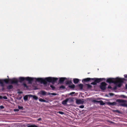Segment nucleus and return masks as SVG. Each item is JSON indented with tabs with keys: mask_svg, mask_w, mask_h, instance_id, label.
<instances>
[{
	"mask_svg": "<svg viewBox=\"0 0 127 127\" xmlns=\"http://www.w3.org/2000/svg\"><path fill=\"white\" fill-rule=\"evenodd\" d=\"M92 102L94 103L95 102L99 103L101 105H103L105 104V103L103 102V101L102 100L100 101H97L95 100H93L92 101Z\"/></svg>",
	"mask_w": 127,
	"mask_h": 127,
	"instance_id": "1a4fd4ad",
	"label": "nucleus"
},
{
	"mask_svg": "<svg viewBox=\"0 0 127 127\" xmlns=\"http://www.w3.org/2000/svg\"><path fill=\"white\" fill-rule=\"evenodd\" d=\"M79 79H74L73 80V82L75 84L79 82Z\"/></svg>",
	"mask_w": 127,
	"mask_h": 127,
	"instance_id": "a211bd4d",
	"label": "nucleus"
},
{
	"mask_svg": "<svg viewBox=\"0 0 127 127\" xmlns=\"http://www.w3.org/2000/svg\"><path fill=\"white\" fill-rule=\"evenodd\" d=\"M29 96L31 97H32L35 100H37L38 99V97L37 96H35V95H29Z\"/></svg>",
	"mask_w": 127,
	"mask_h": 127,
	"instance_id": "2eb2a0df",
	"label": "nucleus"
},
{
	"mask_svg": "<svg viewBox=\"0 0 127 127\" xmlns=\"http://www.w3.org/2000/svg\"><path fill=\"white\" fill-rule=\"evenodd\" d=\"M24 99L25 101L27 100L28 99V96L27 95H26L24 96L23 98Z\"/></svg>",
	"mask_w": 127,
	"mask_h": 127,
	"instance_id": "393cba45",
	"label": "nucleus"
},
{
	"mask_svg": "<svg viewBox=\"0 0 127 127\" xmlns=\"http://www.w3.org/2000/svg\"><path fill=\"white\" fill-rule=\"evenodd\" d=\"M66 79L65 78L62 77L60 78L59 81V83H63Z\"/></svg>",
	"mask_w": 127,
	"mask_h": 127,
	"instance_id": "ddd939ff",
	"label": "nucleus"
},
{
	"mask_svg": "<svg viewBox=\"0 0 127 127\" xmlns=\"http://www.w3.org/2000/svg\"><path fill=\"white\" fill-rule=\"evenodd\" d=\"M39 101L41 102H46V100L43 99L41 98H40L39 99Z\"/></svg>",
	"mask_w": 127,
	"mask_h": 127,
	"instance_id": "5701e85b",
	"label": "nucleus"
},
{
	"mask_svg": "<svg viewBox=\"0 0 127 127\" xmlns=\"http://www.w3.org/2000/svg\"><path fill=\"white\" fill-rule=\"evenodd\" d=\"M108 88L111 89L112 88V87L110 85H109L108 87Z\"/></svg>",
	"mask_w": 127,
	"mask_h": 127,
	"instance_id": "e433bc0d",
	"label": "nucleus"
},
{
	"mask_svg": "<svg viewBox=\"0 0 127 127\" xmlns=\"http://www.w3.org/2000/svg\"><path fill=\"white\" fill-rule=\"evenodd\" d=\"M105 78H92V80L94 81V82L91 83V84L94 85H96L97 83H98L103 80H105Z\"/></svg>",
	"mask_w": 127,
	"mask_h": 127,
	"instance_id": "7ed1b4c3",
	"label": "nucleus"
},
{
	"mask_svg": "<svg viewBox=\"0 0 127 127\" xmlns=\"http://www.w3.org/2000/svg\"><path fill=\"white\" fill-rule=\"evenodd\" d=\"M27 127H39L34 125H30L28 126Z\"/></svg>",
	"mask_w": 127,
	"mask_h": 127,
	"instance_id": "b1692460",
	"label": "nucleus"
},
{
	"mask_svg": "<svg viewBox=\"0 0 127 127\" xmlns=\"http://www.w3.org/2000/svg\"><path fill=\"white\" fill-rule=\"evenodd\" d=\"M51 95H56L57 94L55 93H51Z\"/></svg>",
	"mask_w": 127,
	"mask_h": 127,
	"instance_id": "72a5a7b5",
	"label": "nucleus"
},
{
	"mask_svg": "<svg viewBox=\"0 0 127 127\" xmlns=\"http://www.w3.org/2000/svg\"><path fill=\"white\" fill-rule=\"evenodd\" d=\"M107 84L105 82H103L101 83L99 87L101 90H104L106 89V86Z\"/></svg>",
	"mask_w": 127,
	"mask_h": 127,
	"instance_id": "39448f33",
	"label": "nucleus"
},
{
	"mask_svg": "<svg viewBox=\"0 0 127 127\" xmlns=\"http://www.w3.org/2000/svg\"><path fill=\"white\" fill-rule=\"evenodd\" d=\"M115 112L118 113H120V111L118 110H117L115 111Z\"/></svg>",
	"mask_w": 127,
	"mask_h": 127,
	"instance_id": "a19ab883",
	"label": "nucleus"
},
{
	"mask_svg": "<svg viewBox=\"0 0 127 127\" xmlns=\"http://www.w3.org/2000/svg\"><path fill=\"white\" fill-rule=\"evenodd\" d=\"M116 86H115L113 88V89L114 90H116L117 89V87H118L117 86V85L116 84H115Z\"/></svg>",
	"mask_w": 127,
	"mask_h": 127,
	"instance_id": "7c9ffc66",
	"label": "nucleus"
},
{
	"mask_svg": "<svg viewBox=\"0 0 127 127\" xmlns=\"http://www.w3.org/2000/svg\"><path fill=\"white\" fill-rule=\"evenodd\" d=\"M36 81L41 83H43L44 85L47 84V82L54 83L58 80V78L51 77L46 78L44 79L42 78H35Z\"/></svg>",
	"mask_w": 127,
	"mask_h": 127,
	"instance_id": "f257e3e1",
	"label": "nucleus"
},
{
	"mask_svg": "<svg viewBox=\"0 0 127 127\" xmlns=\"http://www.w3.org/2000/svg\"><path fill=\"white\" fill-rule=\"evenodd\" d=\"M124 76L125 78H127V75H125Z\"/></svg>",
	"mask_w": 127,
	"mask_h": 127,
	"instance_id": "58836bf2",
	"label": "nucleus"
},
{
	"mask_svg": "<svg viewBox=\"0 0 127 127\" xmlns=\"http://www.w3.org/2000/svg\"><path fill=\"white\" fill-rule=\"evenodd\" d=\"M51 94V93H47V95H50Z\"/></svg>",
	"mask_w": 127,
	"mask_h": 127,
	"instance_id": "de8ad7c7",
	"label": "nucleus"
},
{
	"mask_svg": "<svg viewBox=\"0 0 127 127\" xmlns=\"http://www.w3.org/2000/svg\"><path fill=\"white\" fill-rule=\"evenodd\" d=\"M18 93H19V94H21L23 93L22 92H18Z\"/></svg>",
	"mask_w": 127,
	"mask_h": 127,
	"instance_id": "c03bdc74",
	"label": "nucleus"
},
{
	"mask_svg": "<svg viewBox=\"0 0 127 127\" xmlns=\"http://www.w3.org/2000/svg\"><path fill=\"white\" fill-rule=\"evenodd\" d=\"M75 93V92H73L72 93H70V95H72L73 94H74Z\"/></svg>",
	"mask_w": 127,
	"mask_h": 127,
	"instance_id": "ea45409f",
	"label": "nucleus"
},
{
	"mask_svg": "<svg viewBox=\"0 0 127 127\" xmlns=\"http://www.w3.org/2000/svg\"><path fill=\"white\" fill-rule=\"evenodd\" d=\"M109 94L111 96L113 95H114V94L112 93H110Z\"/></svg>",
	"mask_w": 127,
	"mask_h": 127,
	"instance_id": "37998d69",
	"label": "nucleus"
},
{
	"mask_svg": "<svg viewBox=\"0 0 127 127\" xmlns=\"http://www.w3.org/2000/svg\"><path fill=\"white\" fill-rule=\"evenodd\" d=\"M19 109H14V111H15L17 112V111H19Z\"/></svg>",
	"mask_w": 127,
	"mask_h": 127,
	"instance_id": "f704fd0d",
	"label": "nucleus"
},
{
	"mask_svg": "<svg viewBox=\"0 0 127 127\" xmlns=\"http://www.w3.org/2000/svg\"><path fill=\"white\" fill-rule=\"evenodd\" d=\"M92 78H86L83 79L82 80V82L84 83L85 82H89L90 80H92Z\"/></svg>",
	"mask_w": 127,
	"mask_h": 127,
	"instance_id": "9d476101",
	"label": "nucleus"
},
{
	"mask_svg": "<svg viewBox=\"0 0 127 127\" xmlns=\"http://www.w3.org/2000/svg\"><path fill=\"white\" fill-rule=\"evenodd\" d=\"M47 93L45 91H42L41 92V94L43 95H45Z\"/></svg>",
	"mask_w": 127,
	"mask_h": 127,
	"instance_id": "6ab92c4d",
	"label": "nucleus"
},
{
	"mask_svg": "<svg viewBox=\"0 0 127 127\" xmlns=\"http://www.w3.org/2000/svg\"><path fill=\"white\" fill-rule=\"evenodd\" d=\"M72 83V82L70 80H67L66 81V84L67 85L70 84Z\"/></svg>",
	"mask_w": 127,
	"mask_h": 127,
	"instance_id": "4be33fe9",
	"label": "nucleus"
},
{
	"mask_svg": "<svg viewBox=\"0 0 127 127\" xmlns=\"http://www.w3.org/2000/svg\"><path fill=\"white\" fill-rule=\"evenodd\" d=\"M69 100V98H67L66 99L63 101L62 102V103L63 105H66V104L67 102Z\"/></svg>",
	"mask_w": 127,
	"mask_h": 127,
	"instance_id": "4468645a",
	"label": "nucleus"
},
{
	"mask_svg": "<svg viewBox=\"0 0 127 127\" xmlns=\"http://www.w3.org/2000/svg\"><path fill=\"white\" fill-rule=\"evenodd\" d=\"M13 87L12 85H9L7 86V88L8 89H10L13 88Z\"/></svg>",
	"mask_w": 127,
	"mask_h": 127,
	"instance_id": "412c9836",
	"label": "nucleus"
},
{
	"mask_svg": "<svg viewBox=\"0 0 127 127\" xmlns=\"http://www.w3.org/2000/svg\"><path fill=\"white\" fill-rule=\"evenodd\" d=\"M126 105H127V106H126V107H127V103H126Z\"/></svg>",
	"mask_w": 127,
	"mask_h": 127,
	"instance_id": "09e8293b",
	"label": "nucleus"
},
{
	"mask_svg": "<svg viewBox=\"0 0 127 127\" xmlns=\"http://www.w3.org/2000/svg\"><path fill=\"white\" fill-rule=\"evenodd\" d=\"M10 82L12 84H17L18 81L17 79L16 78H13L12 79H10L9 80Z\"/></svg>",
	"mask_w": 127,
	"mask_h": 127,
	"instance_id": "423d86ee",
	"label": "nucleus"
},
{
	"mask_svg": "<svg viewBox=\"0 0 127 127\" xmlns=\"http://www.w3.org/2000/svg\"><path fill=\"white\" fill-rule=\"evenodd\" d=\"M108 104L109 105H116L117 104V103L116 102H109L108 103Z\"/></svg>",
	"mask_w": 127,
	"mask_h": 127,
	"instance_id": "dca6fc26",
	"label": "nucleus"
},
{
	"mask_svg": "<svg viewBox=\"0 0 127 127\" xmlns=\"http://www.w3.org/2000/svg\"><path fill=\"white\" fill-rule=\"evenodd\" d=\"M116 102L118 103L119 105H117L118 106L119 105L124 107L127 106L126 105L127 101L126 100L118 99L116 100Z\"/></svg>",
	"mask_w": 127,
	"mask_h": 127,
	"instance_id": "20e7f679",
	"label": "nucleus"
},
{
	"mask_svg": "<svg viewBox=\"0 0 127 127\" xmlns=\"http://www.w3.org/2000/svg\"><path fill=\"white\" fill-rule=\"evenodd\" d=\"M113 122H112L111 121V123H112Z\"/></svg>",
	"mask_w": 127,
	"mask_h": 127,
	"instance_id": "3c124183",
	"label": "nucleus"
},
{
	"mask_svg": "<svg viewBox=\"0 0 127 127\" xmlns=\"http://www.w3.org/2000/svg\"><path fill=\"white\" fill-rule=\"evenodd\" d=\"M26 80L28 81V82L30 84H31L34 78L29 77H26Z\"/></svg>",
	"mask_w": 127,
	"mask_h": 127,
	"instance_id": "6e6552de",
	"label": "nucleus"
},
{
	"mask_svg": "<svg viewBox=\"0 0 127 127\" xmlns=\"http://www.w3.org/2000/svg\"><path fill=\"white\" fill-rule=\"evenodd\" d=\"M23 84V86H24V87H26L27 88L28 87L27 86V85L25 83H24Z\"/></svg>",
	"mask_w": 127,
	"mask_h": 127,
	"instance_id": "c85d7f7f",
	"label": "nucleus"
},
{
	"mask_svg": "<svg viewBox=\"0 0 127 127\" xmlns=\"http://www.w3.org/2000/svg\"><path fill=\"white\" fill-rule=\"evenodd\" d=\"M58 113L61 114H64V113L62 111H59Z\"/></svg>",
	"mask_w": 127,
	"mask_h": 127,
	"instance_id": "473e14b6",
	"label": "nucleus"
},
{
	"mask_svg": "<svg viewBox=\"0 0 127 127\" xmlns=\"http://www.w3.org/2000/svg\"><path fill=\"white\" fill-rule=\"evenodd\" d=\"M41 118H39L37 119V120L38 121H41Z\"/></svg>",
	"mask_w": 127,
	"mask_h": 127,
	"instance_id": "79ce46f5",
	"label": "nucleus"
},
{
	"mask_svg": "<svg viewBox=\"0 0 127 127\" xmlns=\"http://www.w3.org/2000/svg\"><path fill=\"white\" fill-rule=\"evenodd\" d=\"M85 86L88 89H91L92 88V86L88 84H86L85 85Z\"/></svg>",
	"mask_w": 127,
	"mask_h": 127,
	"instance_id": "f3484780",
	"label": "nucleus"
},
{
	"mask_svg": "<svg viewBox=\"0 0 127 127\" xmlns=\"http://www.w3.org/2000/svg\"><path fill=\"white\" fill-rule=\"evenodd\" d=\"M69 87L73 89L75 87V85L74 84H73L72 85L69 86Z\"/></svg>",
	"mask_w": 127,
	"mask_h": 127,
	"instance_id": "a878e982",
	"label": "nucleus"
},
{
	"mask_svg": "<svg viewBox=\"0 0 127 127\" xmlns=\"http://www.w3.org/2000/svg\"><path fill=\"white\" fill-rule=\"evenodd\" d=\"M60 89H64L65 88L64 86L62 85L60 86Z\"/></svg>",
	"mask_w": 127,
	"mask_h": 127,
	"instance_id": "bb28decb",
	"label": "nucleus"
},
{
	"mask_svg": "<svg viewBox=\"0 0 127 127\" xmlns=\"http://www.w3.org/2000/svg\"><path fill=\"white\" fill-rule=\"evenodd\" d=\"M50 87L53 90L55 88V87L53 85H51Z\"/></svg>",
	"mask_w": 127,
	"mask_h": 127,
	"instance_id": "c756f323",
	"label": "nucleus"
},
{
	"mask_svg": "<svg viewBox=\"0 0 127 127\" xmlns=\"http://www.w3.org/2000/svg\"><path fill=\"white\" fill-rule=\"evenodd\" d=\"M19 81L20 83H21L25 80H26V77H20L19 78Z\"/></svg>",
	"mask_w": 127,
	"mask_h": 127,
	"instance_id": "f8f14e48",
	"label": "nucleus"
},
{
	"mask_svg": "<svg viewBox=\"0 0 127 127\" xmlns=\"http://www.w3.org/2000/svg\"><path fill=\"white\" fill-rule=\"evenodd\" d=\"M4 108V107L2 105L0 106V108L1 109H3Z\"/></svg>",
	"mask_w": 127,
	"mask_h": 127,
	"instance_id": "c9c22d12",
	"label": "nucleus"
},
{
	"mask_svg": "<svg viewBox=\"0 0 127 127\" xmlns=\"http://www.w3.org/2000/svg\"><path fill=\"white\" fill-rule=\"evenodd\" d=\"M78 86L80 89H82L83 87V85L81 84H79L78 85Z\"/></svg>",
	"mask_w": 127,
	"mask_h": 127,
	"instance_id": "aec40b11",
	"label": "nucleus"
},
{
	"mask_svg": "<svg viewBox=\"0 0 127 127\" xmlns=\"http://www.w3.org/2000/svg\"><path fill=\"white\" fill-rule=\"evenodd\" d=\"M2 98H3V97L2 96L0 95V99H1Z\"/></svg>",
	"mask_w": 127,
	"mask_h": 127,
	"instance_id": "49530a36",
	"label": "nucleus"
},
{
	"mask_svg": "<svg viewBox=\"0 0 127 127\" xmlns=\"http://www.w3.org/2000/svg\"><path fill=\"white\" fill-rule=\"evenodd\" d=\"M18 108L19 109L22 110L23 109V107L19 105L18 106Z\"/></svg>",
	"mask_w": 127,
	"mask_h": 127,
	"instance_id": "cd10ccee",
	"label": "nucleus"
},
{
	"mask_svg": "<svg viewBox=\"0 0 127 127\" xmlns=\"http://www.w3.org/2000/svg\"><path fill=\"white\" fill-rule=\"evenodd\" d=\"M10 79H4L3 80H0V81L2 82L3 83V84H1L0 83V84L2 86H4V83H3V82H4L6 84H7L8 83H10L9 81Z\"/></svg>",
	"mask_w": 127,
	"mask_h": 127,
	"instance_id": "0eeeda50",
	"label": "nucleus"
},
{
	"mask_svg": "<svg viewBox=\"0 0 127 127\" xmlns=\"http://www.w3.org/2000/svg\"><path fill=\"white\" fill-rule=\"evenodd\" d=\"M125 87H126V89H127V84H126V85Z\"/></svg>",
	"mask_w": 127,
	"mask_h": 127,
	"instance_id": "a18cd8bd",
	"label": "nucleus"
},
{
	"mask_svg": "<svg viewBox=\"0 0 127 127\" xmlns=\"http://www.w3.org/2000/svg\"><path fill=\"white\" fill-rule=\"evenodd\" d=\"M3 98L5 99H7V98L6 96H3Z\"/></svg>",
	"mask_w": 127,
	"mask_h": 127,
	"instance_id": "4c0bfd02",
	"label": "nucleus"
},
{
	"mask_svg": "<svg viewBox=\"0 0 127 127\" xmlns=\"http://www.w3.org/2000/svg\"><path fill=\"white\" fill-rule=\"evenodd\" d=\"M71 101H73V100H72V99H71Z\"/></svg>",
	"mask_w": 127,
	"mask_h": 127,
	"instance_id": "8fccbe9b",
	"label": "nucleus"
},
{
	"mask_svg": "<svg viewBox=\"0 0 127 127\" xmlns=\"http://www.w3.org/2000/svg\"><path fill=\"white\" fill-rule=\"evenodd\" d=\"M124 80V78L122 79L118 77H117L115 79L109 78L107 79L106 82L109 83H113L115 84H116L118 87H120Z\"/></svg>",
	"mask_w": 127,
	"mask_h": 127,
	"instance_id": "f03ea898",
	"label": "nucleus"
},
{
	"mask_svg": "<svg viewBox=\"0 0 127 127\" xmlns=\"http://www.w3.org/2000/svg\"><path fill=\"white\" fill-rule=\"evenodd\" d=\"M84 102V101L83 99H77L76 101V103L77 104H83Z\"/></svg>",
	"mask_w": 127,
	"mask_h": 127,
	"instance_id": "9b49d317",
	"label": "nucleus"
},
{
	"mask_svg": "<svg viewBox=\"0 0 127 127\" xmlns=\"http://www.w3.org/2000/svg\"><path fill=\"white\" fill-rule=\"evenodd\" d=\"M84 107V106L83 105H81L79 106V107L80 108H83Z\"/></svg>",
	"mask_w": 127,
	"mask_h": 127,
	"instance_id": "2f4dec72",
	"label": "nucleus"
}]
</instances>
